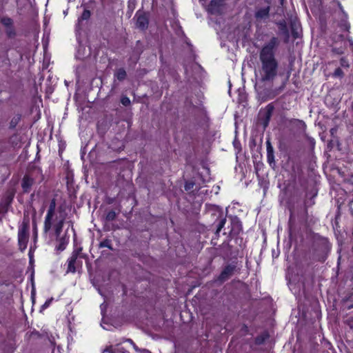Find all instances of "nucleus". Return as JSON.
Here are the masks:
<instances>
[{
    "label": "nucleus",
    "mask_w": 353,
    "mask_h": 353,
    "mask_svg": "<svg viewBox=\"0 0 353 353\" xmlns=\"http://www.w3.org/2000/svg\"><path fill=\"white\" fill-rule=\"evenodd\" d=\"M279 46L276 37H272L260 50L259 67L256 74V85L263 87L273 83L278 74L279 61L276 52Z\"/></svg>",
    "instance_id": "nucleus-1"
},
{
    "label": "nucleus",
    "mask_w": 353,
    "mask_h": 353,
    "mask_svg": "<svg viewBox=\"0 0 353 353\" xmlns=\"http://www.w3.org/2000/svg\"><path fill=\"white\" fill-rule=\"evenodd\" d=\"M81 251L82 248H79L72 252L71 256L68 259L67 273H74L81 269L82 262L79 260V258H84L85 256V254L81 253Z\"/></svg>",
    "instance_id": "nucleus-2"
},
{
    "label": "nucleus",
    "mask_w": 353,
    "mask_h": 353,
    "mask_svg": "<svg viewBox=\"0 0 353 353\" xmlns=\"http://www.w3.org/2000/svg\"><path fill=\"white\" fill-rule=\"evenodd\" d=\"M29 221L24 219L19 227L18 232V243L19 249L23 251L27 247L29 238Z\"/></svg>",
    "instance_id": "nucleus-3"
},
{
    "label": "nucleus",
    "mask_w": 353,
    "mask_h": 353,
    "mask_svg": "<svg viewBox=\"0 0 353 353\" xmlns=\"http://www.w3.org/2000/svg\"><path fill=\"white\" fill-rule=\"evenodd\" d=\"M55 208H56V201L54 199H52L50 201V204L45 218L44 221V231L46 232H48L52 226V221L54 218L57 216L55 214Z\"/></svg>",
    "instance_id": "nucleus-4"
},
{
    "label": "nucleus",
    "mask_w": 353,
    "mask_h": 353,
    "mask_svg": "<svg viewBox=\"0 0 353 353\" xmlns=\"http://www.w3.org/2000/svg\"><path fill=\"white\" fill-rule=\"evenodd\" d=\"M268 5L265 7H256L254 17L259 21L268 19L270 17V0H266Z\"/></svg>",
    "instance_id": "nucleus-5"
},
{
    "label": "nucleus",
    "mask_w": 353,
    "mask_h": 353,
    "mask_svg": "<svg viewBox=\"0 0 353 353\" xmlns=\"http://www.w3.org/2000/svg\"><path fill=\"white\" fill-rule=\"evenodd\" d=\"M136 26L141 30H145L148 27L149 20L148 15L143 12H137L135 14Z\"/></svg>",
    "instance_id": "nucleus-6"
},
{
    "label": "nucleus",
    "mask_w": 353,
    "mask_h": 353,
    "mask_svg": "<svg viewBox=\"0 0 353 353\" xmlns=\"http://www.w3.org/2000/svg\"><path fill=\"white\" fill-rule=\"evenodd\" d=\"M224 0H212L208 6V10L212 14H221L223 10Z\"/></svg>",
    "instance_id": "nucleus-7"
},
{
    "label": "nucleus",
    "mask_w": 353,
    "mask_h": 353,
    "mask_svg": "<svg viewBox=\"0 0 353 353\" xmlns=\"http://www.w3.org/2000/svg\"><path fill=\"white\" fill-rule=\"evenodd\" d=\"M236 266L234 265H227L223 270L221 272V274L219 276V280L221 282H224L226 280H228L229 278L232 276L233 274L234 270H235Z\"/></svg>",
    "instance_id": "nucleus-8"
},
{
    "label": "nucleus",
    "mask_w": 353,
    "mask_h": 353,
    "mask_svg": "<svg viewBox=\"0 0 353 353\" xmlns=\"http://www.w3.org/2000/svg\"><path fill=\"white\" fill-rule=\"evenodd\" d=\"M34 183V180L32 177L25 175L22 180L21 187L25 192H29Z\"/></svg>",
    "instance_id": "nucleus-9"
},
{
    "label": "nucleus",
    "mask_w": 353,
    "mask_h": 353,
    "mask_svg": "<svg viewBox=\"0 0 353 353\" xmlns=\"http://www.w3.org/2000/svg\"><path fill=\"white\" fill-rule=\"evenodd\" d=\"M54 222H55L54 223V229L55 235L57 237H59V236H60L61 232L63 229L64 218L61 217L58 219L57 216H55L54 218V220L52 221V223Z\"/></svg>",
    "instance_id": "nucleus-10"
},
{
    "label": "nucleus",
    "mask_w": 353,
    "mask_h": 353,
    "mask_svg": "<svg viewBox=\"0 0 353 353\" xmlns=\"http://www.w3.org/2000/svg\"><path fill=\"white\" fill-rule=\"evenodd\" d=\"M57 241L58 242V245L56 246L57 250L59 251L64 250L68 243V239L65 236H59L57 237Z\"/></svg>",
    "instance_id": "nucleus-11"
},
{
    "label": "nucleus",
    "mask_w": 353,
    "mask_h": 353,
    "mask_svg": "<svg viewBox=\"0 0 353 353\" xmlns=\"http://www.w3.org/2000/svg\"><path fill=\"white\" fill-rule=\"evenodd\" d=\"M13 199V194H10L6 198V203L0 207V213H6L8 211V208Z\"/></svg>",
    "instance_id": "nucleus-12"
},
{
    "label": "nucleus",
    "mask_w": 353,
    "mask_h": 353,
    "mask_svg": "<svg viewBox=\"0 0 353 353\" xmlns=\"http://www.w3.org/2000/svg\"><path fill=\"white\" fill-rule=\"evenodd\" d=\"M115 76L119 81H123L125 79L127 74L123 68H119L117 70Z\"/></svg>",
    "instance_id": "nucleus-13"
},
{
    "label": "nucleus",
    "mask_w": 353,
    "mask_h": 353,
    "mask_svg": "<svg viewBox=\"0 0 353 353\" xmlns=\"http://www.w3.org/2000/svg\"><path fill=\"white\" fill-rule=\"evenodd\" d=\"M273 106L271 105L270 104H269L266 109H267V112H266V116H265V123H264V125L265 126H267L268 124V122L270 119V117H271V115H272V111H273Z\"/></svg>",
    "instance_id": "nucleus-14"
},
{
    "label": "nucleus",
    "mask_w": 353,
    "mask_h": 353,
    "mask_svg": "<svg viewBox=\"0 0 353 353\" xmlns=\"http://www.w3.org/2000/svg\"><path fill=\"white\" fill-rule=\"evenodd\" d=\"M99 248H108V249L112 250L113 248L112 247L111 241L109 239H105L99 243Z\"/></svg>",
    "instance_id": "nucleus-15"
},
{
    "label": "nucleus",
    "mask_w": 353,
    "mask_h": 353,
    "mask_svg": "<svg viewBox=\"0 0 353 353\" xmlns=\"http://www.w3.org/2000/svg\"><path fill=\"white\" fill-rule=\"evenodd\" d=\"M117 214L114 210L108 212L105 216V220L107 221H111L116 219Z\"/></svg>",
    "instance_id": "nucleus-16"
},
{
    "label": "nucleus",
    "mask_w": 353,
    "mask_h": 353,
    "mask_svg": "<svg viewBox=\"0 0 353 353\" xmlns=\"http://www.w3.org/2000/svg\"><path fill=\"white\" fill-rule=\"evenodd\" d=\"M91 13L90 11L88 10H84L81 16L79 19V21H83V20H88L90 17Z\"/></svg>",
    "instance_id": "nucleus-17"
},
{
    "label": "nucleus",
    "mask_w": 353,
    "mask_h": 353,
    "mask_svg": "<svg viewBox=\"0 0 353 353\" xmlns=\"http://www.w3.org/2000/svg\"><path fill=\"white\" fill-rule=\"evenodd\" d=\"M225 222H226L225 218H223L219 221V223L217 225L216 232L217 234L219 233L220 231L221 230V229L223 228L224 225L225 224Z\"/></svg>",
    "instance_id": "nucleus-18"
},
{
    "label": "nucleus",
    "mask_w": 353,
    "mask_h": 353,
    "mask_svg": "<svg viewBox=\"0 0 353 353\" xmlns=\"http://www.w3.org/2000/svg\"><path fill=\"white\" fill-rule=\"evenodd\" d=\"M1 23L8 28L12 26V20L10 18H3L1 19Z\"/></svg>",
    "instance_id": "nucleus-19"
},
{
    "label": "nucleus",
    "mask_w": 353,
    "mask_h": 353,
    "mask_svg": "<svg viewBox=\"0 0 353 353\" xmlns=\"http://www.w3.org/2000/svg\"><path fill=\"white\" fill-rule=\"evenodd\" d=\"M121 103L125 105V106H128L130 104V99L126 97V96H123L121 97Z\"/></svg>",
    "instance_id": "nucleus-20"
},
{
    "label": "nucleus",
    "mask_w": 353,
    "mask_h": 353,
    "mask_svg": "<svg viewBox=\"0 0 353 353\" xmlns=\"http://www.w3.org/2000/svg\"><path fill=\"white\" fill-rule=\"evenodd\" d=\"M6 33L8 35L9 37H13L15 35L14 30L12 28V26L10 27H8V29L6 30Z\"/></svg>",
    "instance_id": "nucleus-21"
},
{
    "label": "nucleus",
    "mask_w": 353,
    "mask_h": 353,
    "mask_svg": "<svg viewBox=\"0 0 353 353\" xmlns=\"http://www.w3.org/2000/svg\"><path fill=\"white\" fill-rule=\"evenodd\" d=\"M343 75H344V73L341 68H338L335 70L334 76L342 77H343Z\"/></svg>",
    "instance_id": "nucleus-22"
},
{
    "label": "nucleus",
    "mask_w": 353,
    "mask_h": 353,
    "mask_svg": "<svg viewBox=\"0 0 353 353\" xmlns=\"http://www.w3.org/2000/svg\"><path fill=\"white\" fill-rule=\"evenodd\" d=\"M340 63H341V65L342 67H344V68H348L349 67V63H348L347 61L345 58H341V59Z\"/></svg>",
    "instance_id": "nucleus-23"
},
{
    "label": "nucleus",
    "mask_w": 353,
    "mask_h": 353,
    "mask_svg": "<svg viewBox=\"0 0 353 353\" xmlns=\"http://www.w3.org/2000/svg\"><path fill=\"white\" fill-rule=\"evenodd\" d=\"M268 154V161L271 164L274 161V154L273 152L267 153Z\"/></svg>",
    "instance_id": "nucleus-24"
},
{
    "label": "nucleus",
    "mask_w": 353,
    "mask_h": 353,
    "mask_svg": "<svg viewBox=\"0 0 353 353\" xmlns=\"http://www.w3.org/2000/svg\"><path fill=\"white\" fill-rule=\"evenodd\" d=\"M105 352L115 353L112 345L108 346L105 349H104L102 353Z\"/></svg>",
    "instance_id": "nucleus-25"
},
{
    "label": "nucleus",
    "mask_w": 353,
    "mask_h": 353,
    "mask_svg": "<svg viewBox=\"0 0 353 353\" xmlns=\"http://www.w3.org/2000/svg\"><path fill=\"white\" fill-rule=\"evenodd\" d=\"M267 153L273 152V148L270 143V141H267Z\"/></svg>",
    "instance_id": "nucleus-26"
},
{
    "label": "nucleus",
    "mask_w": 353,
    "mask_h": 353,
    "mask_svg": "<svg viewBox=\"0 0 353 353\" xmlns=\"http://www.w3.org/2000/svg\"><path fill=\"white\" fill-rule=\"evenodd\" d=\"M132 346H133L134 349L135 350V351H137V352H141V351H142L141 350H140V349H139V347L135 345V343H134V344L132 345Z\"/></svg>",
    "instance_id": "nucleus-27"
},
{
    "label": "nucleus",
    "mask_w": 353,
    "mask_h": 353,
    "mask_svg": "<svg viewBox=\"0 0 353 353\" xmlns=\"http://www.w3.org/2000/svg\"><path fill=\"white\" fill-rule=\"evenodd\" d=\"M192 184H187L185 185V190H190L192 187Z\"/></svg>",
    "instance_id": "nucleus-28"
},
{
    "label": "nucleus",
    "mask_w": 353,
    "mask_h": 353,
    "mask_svg": "<svg viewBox=\"0 0 353 353\" xmlns=\"http://www.w3.org/2000/svg\"><path fill=\"white\" fill-rule=\"evenodd\" d=\"M126 341L128 342L129 343H130L131 345H133L134 343L133 342V341L130 339H126Z\"/></svg>",
    "instance_id": "nucleus-29"
},
{
    "label": "nucleus",
    "mask_w": 353,
    "mask_h": 353,
    "mask_svg": "<svg viewBox=\"0 0 353 353\" xmlns=\"http://www.w3.org/2000/svg\"><path fill=\"white\" fill-rule=\"evenodd\" d=\"M141 352H143V353H151L149 350H148L146 349L142 350Z\"/></svg>",
    "instance_id": "nucleus-30"
},
{
    "label": "nucleus",
    "mask_w": 353,
    "mask_h": 353,
    "mask_svg": "<svg viewBox=\"0 0 353 353\" xmlns=\"http://www.w3.org/2000/svg\"><path fill=\"white\" fill-rule=\"evenodd\" d=\"M49 303L48 302H46V303L43 305V306H47L48 305Z\"/></svg>",
    "instance_id": "nucleus-31"
},
{
    "label": "nucleus",
    "mask_w": 353,
    "mask_h": 353,
    "mask_svg": "<svg viewBox=\"0 0 353 353\" xmlns=\"http://www.w3.org/2000/svg\"><path fill=\"white\" fill-rule=\"evenodd\" d=\"M120 352H121V353H128V352L123 351V350H120Z\"/></svg>",
    "instance_id": "nucleus-32"
},
{
    "label": "nucleus",
    "mask_w": 353,
    "mask_h": 353,
    "mask_svg": "<svg viewBox=\"0 0 353 353\" xmlns=\"http://www.w3.org/2000/svg\"><path fill=\"white\" fill-rule=\"evenodd\" d=\"M283 1H284V0H280V1H281V5H283Z\"/></svg>",
    "instance_id": "nucleus-33"
}]
</instances>
